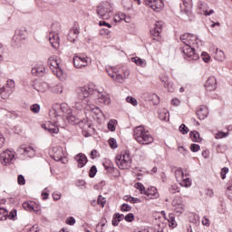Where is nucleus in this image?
<instances>
[{
    "label": "nucleus",
    "mask_w": 232,
    "mask_h": 232,
    "mask_svg": "<svg viewBox=\"0 0 232 232\" xmlns=\"http://www.w3.org/2000/svg\"><path fill=\"white\" fill-rule=\"evenodd\" d=\"M126 102H129L130 104H131L132 106H137V104H139V102H137V99H135L131 96H128L126 98Z\"/></svg>",
    "instance_id": "nucleus-48"
},
{
    "label": "nucleus",
    "mask_w": 232,
    "mask_h": 232,
    "mask_svg": "<svg viewBox=\"0 0 232 232\" xmlns=\"http://www.w3.org/2000/svg\"><path fill=\"white\" fill-rule=\"evenodd\" d=\"M184 177H189V172L188 171V169L182 170L179 168L175 170V178L177 182L182 181V179H184Z\"/></svg>",
    "instance_id": "nucleus-21"
},
{
    "label": "nucleus",
    "mask_w": 232,
    "mask_h": 232,
    "mask_svg": "<svg viewBox=\"0 0 232 232\" xmlns=\"http://www.w3.org/2000/svg\"><path fill=\"white\" fill-rule=\"evenodd\" d=\"M4 88H6V90H14V88H15V82L14 80H7Z\"/></svg>",
    "instance_id": "nucleus-44"
},
{
    "label": "nucleus",
    "mask_w": 232,
    "mask_h": 232,
    "mask_svg": "<svg viewBox=\"0 0 232 232\" xmlns=\"http://www.w3.org/2000/svg\"><path fill=\"white\" fill-rule=\"evenodd\" d=\"M124 219V214L115 213L112 217V226H119L120 222Z\"/></svg>",
    "instance_id": "nucleus-28"
},
{
    "label": "nucleus",
    "mask_w": 232,
    "mask_h": 232,
    "mask_svg": "<svg viewBox=\"0 0 232 232\" xmlns=\"http://www.w3.org/2000/svg\"><path fill=\"white\" fill-rule=\"evenodd\" d=\"M64 157V154L63 153V150L59 149L53 156V159L56 160L57 162L61 161V160Z\"/></svg>",
    "instance_id": "nucleus-38"
},
{
    "label": "nucleus",
    "mask_w": 232,
    "mask_h": 232,
    "mask_svg": "<svg viewBox=\"0 0 232 232\" xmlns=\"http://www.w3.org/2000/svg\"><path fill=\"white\" fill-rule=\"evenodd\" d=\"M45 72L46 68H44V65L36 66L32 69V74L35 77H43Z\"/></svg>",
    "instance_id": "nucleus-24"
},
{
    "label": "nucleus",
    "mask_w": 232,
    "mask_h": 232,
    "mask_svg": "<svg viewBox=\"0 0 232 232\" xmlns=\"http://www.w3.org/2000/svg\"><path fill=\"white\" fill-rule=\"evenodd\" d=\"M6 218H8V211L3 208H0V220H6Z\"/></svg>",
    "instance_id": "nucleus-43"
},
{
    "label": "nucleus",
    "mask_w": 232,
    "mask_h": 232,
    "mask_svg": "<svg viewBox=\"0 0 232 232\" xmlns=\"http://www.w3.org/2000/svg\"><path fill=\"white\" fill-rule=\"evenodd\" d=\"M72 63L75 68L81 70V68H86L92 63V60L88 56L75 54Z\"/></svg>",
    "instance_id": "nucleus-8"
},
{
    "label": "nucleus",
    "mask_w": 232,
    "mask_h": 232,
    "mask_svg": "<svg viewBox=\"0 0 232 232\" xmlns=\"http://www.w3.org/2000/svg\"><path fill=\"white\" fill-rule=\"evenodd\" d=\"M169 227H177V221L175 220V217H173L171 214L169 216Z\"/></svg>",
    "instance_id": "nucleus-42"
},
{
    "label": "nucleus",
    "mask_w": 232,
    "mask_h": 232,
    "mask_svg": "<svg viewBox=\"0 0 232 232\" xmlns=\"http://www.w3.org/2000/svg\"><path fill=\"white\" fill-rule=\"evenodd\" d=\"M49 91L52 92V93L59 94L63 92V85L62 84L49 85Z\"/></svg>",
    "instance_id": "nucleus-31"
},
{
    "label": "nucleus",
    "mask_w": 232,
    "mask_h": 232,
    "mask_svg": "<svg viewBox=\"0 0 232 232\" xmlns=\"http://www.w3.org/2000/svg\"><path fill=\"white\" fill-rule=\"evenodd\" d=\"M190 138L193 142H202V138H200V133L198 131L194 130L190 132Z\"/></svg>",
    "instance_id": "nucleus-33"
},
{
    "label": "nucleus",
    "mask_w": 232,
    "mask_h": 232,
    "mask_svg": "<svg viewBox=\"0 0 232 232\" xmlns=\"http://www.w3.org/2000/svg\"><path fill=\"white\" fill-rule=\"evenodd\" d=\"M76 162H78V168H84L88 162V158L83 153H79L74 157Z\"/></svg>",
    "instance_id": "nucleus-20"
},
{
    "label": "nucleus",
    "mask_w": 232,
    "mask_h": 232,
    "mask_svg": "<svg viewBox=\"0 0 232 232\" xmlns=\"http://www.w3.org/2000/svg\"><path fill=\"white\" fill-rule=\"evenodd\" d=\"M180 41L181 43H183V44H185V46H188V44L191 46V41H193V34H184L180 36Z\"/></svg>",
    "instance_id": "nucleus-25"
},
{
    "label": "nucleus",
    "mask_w": 232,
    "mask_h": 232,
    "mask_svg": "<svg viewBox=\"0 0 232 232\" xmlns=\"http://www.w3.org/2000/svg\"><path fill=\"white\" fill-rule=\"evenodd\" d=\"M198 14L200 15H211L212 14H215V11L209 10V12H208V9H203V11H198Z\"/></svg>",
    "instance_id": "nucleus-58"
},
{
    "label": "nucleus",
    "mask_w": 232,
    "mask_h": 232,
    "mask_svg": "<svg viewBox=\"0 0 232 232\" xmlns=\"http://www.w3.org/2000/svg\"><path fill=\"white\" fill-rule=\"evenodd\" d=\"M79 34H80L79 27L77 26L73 27L69 31V34L67 35L68 41H70V43H75Z\"/></svg>",
    "instance_id": "nucleus-19"
},
{
    "label": "nucleus",
    "mask_w": 232,
    "mask_h": 232,
    "mask_svg": "<svg viewBox=\"0 0 232 232\" xmlns=\"http://www.w3.org/2000/svg\"><path fill=\"white\" fill-rule=\"evenodd\" d=\"M49 116L51 117L52 121L55 122V124L59 123V120H61V115L57 112V110L53 109L49 111Z\"/></svg>",
    "instance_id": "nucleus-27"
},
{
    "label": "nucleus",
    "mask_w": 232,
    "mask_h": 232,
    "mask_svg": "<svg viewBox=\"0 0 232 232\" xmlns=\"http://www.w3.org/2000/svg\"><path fill=\"white\" fill-rule=\"evenodd\" d=\"M131 62L135 63V64H137V66H141V68H145V66L147 64L146 60L141 59L139 56L132 57L131 58Z\"/></svg>",
    "instance_id": "nucleus-29"
},
{
    "label": "nucleus",
    "mask_w": 232,
    "mask_h": 232,
    "mask_svg": "<svg viewBox=\"0 0 232 232\" xmlns=\"http://www.w3.org/2000/svg\"><path fill=\"white\" fill-rule=\"evenodd\" d=\"M98 204L102 208H104V206L106 205V198H103L102 196H99L98 197Z\"/></svg>",
    "instance_id": "nucleus-55"
},
{
    "label": "nucleus",
    "mask_w": 232,
    "mask_h": 232,
    "mask_svg": "<svg viewBox=\"0 0 232 232\" xmlns=\"http://www.w3.org/2000/svg\"><path fill=\"white\" fill-rule=\"evenodd\" d=\"M113 7L109 2H102L96 7V14L100 19L106 21L111 17Z\"/></svg>",
    "instance_id": "nucleus-4"
},
{
    "label": "nucleus",
    "mask_w": 232,
    "mask_h": 232,
    "mask_svg": "<svg viewBox=\"0 0 232 232\" xmlns=\"http://www.w3.org/2000/svg\"><path fill=\"white\" fill-rule=\"evenodd\" d=\"M201 57L204 61V63H209V59H211V57L209 56V54L208 53H201Z\"/></svg>",
    "instance_id": "nucleus-59"
},
{
    "label": "nucleus",
    "mask_w": 232,
    "mask_h": 232,
    "mask_svg": "<svg viewBox=\"0 0 232 232\" xmlns=\"http://www.w3.org/2000/svg\"><path fill=\"white\" fill-rule=\"evenodd\" d=\"M17 183L19 184V186H24V184H26V179H24V176L21 174L18 175Z\"/></svg>",
    "instance_id": "nucleus-53"
},
{
    "label": "nucleus",
    "mask_w": 232,
    "mask_h": 232,
    "mask_svg": "<svg viewBox=\"0 0 232 232\" xmlns=\"http://www.w3.org/2000/svg\"><path fill=\"white\" fill-rule=\"evenodd\" d=\"M145 195L147 196L146 200L159 198V197H160L159 192L157 191V188H155V187L149 188L146 190Z\"/></svg>",
    "instance_id": "nucleus-18"
},
{
    "label": "nucleus",
    "mask_w": 232,
    "mask_h": 232,
    "mask_svg": "<svg viewBox=\"0 0 232 232\" xmlns=\"http://www.w3.org/2000/svg\"><path fill=\"white\" fill-rule=\"evenodd\" d=\"M10 93H12V90H8L6 87L0 89V95L3 99H8V97H10Z\"/></svg>",
    "instance_id": "nucleus-35"
},
{
    "label": "nucleus",
    "mask_w": 232,
    "mask_h": 232,
    "mask_svg": "<svg viewBox=\"0 0 232 232\" xmlns=\"http://www.w3.org/2000/svg\"><path fill=\"white\" fill-rule=\"evenodd\" d=\"M95 175H97V167L95 165H93L89 171V177L91 179H93V177H95Z\"/></svg>",
    "instance_id": "nucleus-50"
},
{
    "label": "nucleus",
    "mask_w": 232,
    "mask_h": 232,
    "mask_svg": "<svg viewBox=\"0 0 232 232\" xmlns=\"http://www.w3.org/2000/svg\"><path fill=\"white\" fill-rule=\"evenodd\" d=\"M197 115L200 121H204L208 115H209V111L208 110V107L203 105L198 110Z\"/></svg>",
    "instance_id": "nucleus-23"
},
{
    "label": "nucleus",
    "mask_w": 232,
    "mask_h": 232,
    "mask_svg": "<svg viewBox=\"0 0 232 232\" xmlns=\"http://www.w3.org/2000/svg\"><path fill=\"white\" fill-rule=\"evenodd\" d=\"M144 4L150 6L154 12H161L164 8L163 0H144Z\"/></svg>",
    "instance_id": "nucleus-11"
},
{
    "label": "nucleus",
    "mask_w": 232,
    "mask_h": 232,
    "mask_svg": "<svg viewBox=\"0 0 232 232\" xmlns=\"http://www.w3.org/2000/svg\"><path fill=\"white\" fill-rule=\"evenodd\" d=\"M42 128H44V130H48L49 133H59V127H55V125H52L49 128H46V124H43Z\"/></svg>",
    "instance_id": "nucleus-39"
},
{
    "label": "nucleus",
    "mask_w": 232,
    "mask_h": 232,
    "mask_svg": "<svg viewBox=\"0 0 232 232\" xmlns=\"http://www.w3.org/2000/svg\"><path fill=\"white\" fill-rule=\"evenodd\" d=\"M85 102H87V106L89 107V110H91V111L94 113V115H101V113L102 114V111H101L99 107L92 104V102H93L92 101H91L88 98H85Z\"/></svg>",
    "instance_id": "nucleus-22"
},
{
    "label": "nucleus",
    "mask_w": 232,
    "mask_h": 232,
    "mask_svg": "<svg viewBox=\"0 0 232 232\" xmlns=\"http://www.w3.org/2000/svg\"><path fill=\"white\" fill-rule=\"evenodd\" d=\"M214 59H216V61H224V59H226V54L222 50L217 48L214 53Z\"/></svg>",
    "instance_id": "nucleus-30"
},
{
    "label": "nucleus",
    "mask_w": 232,
    "mask_h": 232,
    "mask_svg": "<svg viewBox=\"0 0 232 232\" xmlns=\"http://www.w3.org/2000/svg\"><path fill=\"white\" fill-rule=\"evenodd\" d=\"M179 188L177 187V185H172L170 188H169V193H171L172 195L175 194V193H179Z\"/></svg>",
    "instance_id": "nucleus-62"
},
{
    "label": "nucleus",
    "mask_w": 232,
    "mask_h": 232,
    "mask_svg": "<svg viewBox=\"0 0 232 232\" xmlns=\"http://www.w3.org/2000/svg\"><path fill=\"white\" fill-rule=\"evenodd\" d=\"M60 110L63 111V113H65L66 120L69 124H80V126L82 124L83 121H81L79 117L73 115V112L72 111V109L68 106V104L61 105Z\"/></svg>",
    "instance_id": "nucleus-7"
},
{
    "label": "nucleus",
    "mask_w": 232,
    "mask_h": 232,
    "mask_svg": "<svg viewBox=\"0 0 232 232\" xmlns=\"http://www.w3.org/2000/svg\"><path fill=\"white\" fill-rule=\"evenodd\" d=\"M200 52L201 50L191 47L189 44L181 48L184 59H188V61H198V59H200Z\"/></svg>",
    "instance_id": "nucleus-6"
},
{
    "label": "nucleus",
    "mask_w": 232,
    "mask_h": 232,
    "mask_svg": "<svg viewBox=\"0 0 232 232\" xmlns=\"http://www.w3.org/2000/svg\"><path fill=\"white\" fill-rule=\"evenodd\" d=\"M205 89L207 92H215L217 90V78L210 76L205 83Z\"/></svg>",
    "instance_id": "nucleus-16"
},
{
    "label": "nucleus",
    "mask_w": 232,
    "mask_h": 232,
    "mask_svg": "<svg viewBox=\"0 0 232 232\" xmlns=\"http://www.w3.org/2000/svg\"><path fill=\"white\" fill-rule=\"evenodd\" d=\"M116 164L120 169H128L131 166V156L130 151H121L120 155L116 156Z\"/></svg>",
    "instance_id": "nucleus-5"
},
{
    "label": "nucleus",
    "mask_w": 232,
    "mask_h": 232,
    "mask_svg": "<svg viewBox=\"0 0 232 232\" xmlns=\"http://www.w3.org/2000/svg\"><path fill=\"white\" fill-rule=\"evenodd\" d=\"M162 32V22H157L154 29L150 31V35L154 41H160V33Z\"/></svg>",
    "instance_id": "nucleus-12"
},
{
    "label": "nucleus",
    "mask_w": 232,
    "mask_h": 232,
    "mask_svg": "<svg viewBox=\"0 0 232 232\" xmlns=\"http://www.w3.org/2000/svg\"><path fill=\"white\" fill-rule=\"evenodd\" d=\"M172 206L176 213L182 214V212L184 211V202L182 201V198L179 196L174 198L172 201Z\"/></svg>",
    "instance_id": "nucleus-14"
},
{
    "label": "nucleus",
    "mask_w": 232,
    "mask_h": 232,
    "mask_svg": "<svg viewBox=\"0 0 232 232\" xmlns=\"http://www.w3.org/2000/svg\"><path fill=\"white\" fill-rule=\"evenodd\" d=\"M227 135H229V133L218 132L216 134V139H224V138L227 137Z\"/></svg>",
    "instance_id": "nucleus-64"
},
{
    "label": "nucleus",
    "mask_w": 232,
    "mask_h": 232,
    "mask_svg": "<svg viewBox=\"0 0 232 232\" xmlns=\"http://www.w3.org/2000/svg\"><path fill=\"white\" fill-rule=\"evenodd\" d=\"M7 217L9 220H14L17 217V210L14 209L9 214L7 212Z\"/></svg>",
    "instance_id": "nucleus-57"
},
{
    "label": "nucleus",
    "mask_w": 232,
    "mask_h": 232,
    "mask_svg": "<svg viewBox=\"0 0 232 232\" xmlns=\"http://www.w3.org/2000/svg\"><path fill=\"white\" fill-rule=\"evenodd\" d=\"M31 111H33V113H39V111H41V106L37 103L33 104L31 106Z\"/></svg>",
    "instance_id": "nucleus-52"
},
{
    "label": "nucleus",
    "mask_w": 232,
    "mask_h": 232,
    "mask_svg": "<svg viewBox=\"0 0 232 232\" xmlns=\"http://www.w3.org/2000/svg\"><path fill=\"white\" fill-rule=\"evenodd\" d=\"M201 222H202L203 226H206L207 227H209V226H211V222L209 221V219L206 216L203 217Z\"/></svg>",
    "instance_id": "nucleus-60"
},
{
    "label": "nucleus",
    "mask_w": 232,
    "mask_h": 232,
    "mask_svg": "<svg viewBox=\"0 0 232 232\" xmlns=\"http://www.w3.org/2000/svg\"><path fill=\"white\" fill-rule=\"evenodd\" d=\"M113 81L119 82L120 84H122L126 81V77H124L123 74L120 73L119 71H117Z\"/></svg>",
    "instance_id": "nucleus-36"
},
{
    "label": "nucleus",
    "mask_w": 232,
    "mask_h": 232,
    "mask_svg": "<svg viewBox=\"0 0 232 232\" xmlns=\"http://www.w3.org/2000/svg\"><path fill=\"white\" fill-rule=\"evenodd\" d=\"M123 200L130 202V204H140V199L138 198H133L131 196H124Z\"/></svg>",
    "instance_id": "nucleus-34"
},
{
    "label": "nucleus",
    "mask_w": 232,
    "mask_h": 232,
    "mask_svg": "<svg viewBox=\"0 0 232 232\" xmlns=\"http://www.w3.org/2000/svg\"><path fill=\"white\" fill-rule=\"evenodd\" d=\"M180 186H183V188H189L191 186V179L189 178L184 177L181 181H179Z\"/></svg>",
    "instance_id": "nucleus-40"
},
{
    "label": "nucleus",
    "mask_w": 232,
    "mask_h": 232,
    "mask_svg": "<svg viewBox=\"0 0 232 232\" xmlns=\"http://www.w3.org/2000/svg\"><path fill=\"white\" fill-rule=\"evenodd\" d=\"M160 81L164 86L168 90V92H175V85L169 82V78L166 74H162L160 76Z\"/></svg>",
    "instance_id": "nucleus-15"
},
{
    "label": "nucleus",
    "mask_w": 232,
    "mask_h": 232,
    "mask_svg": "<svg viewBox=\"0 0 232 232\" xmlns=\"http://www.w3.org/2000/svg\"><path fill=\"white\" fill-rule=\"evenodd\" d=\"M229 171V169L227 167H225L221 169V179L224 180L226 179V174Z\"/></svg>",
    "instance_id": "nucleus-63"
},
{
    "label": "nucleus",
    "mask_w": 232,
    "mask_h": 232,
    "mask_svg": "<svg viewBox=\"0 0 232 232\" xmlns=\"http://www.w3.org/2000/svg\"><path fill=\"white\" fill-rule=\"evenodd\" d=\"M121 211L122 212H128V211H131V206L126 204V203H123L121 206Z\"/></svg>",
    "instance_id": "nucleus-54"
},
{
    "label": "nucleus",
    "mask_w": 232,
    "mask_h": 232,
    "mask_svg": "<svg viewBox=\"0 0 232 232\" xmlns=\"http://www.w3.org/2000/svg\"><path fill=\"white\" fill-rule=\"evenodd\" d=\"M106 72L111 79H114L115 75H117L118 70L115 67H107Z\"/></svg>",
    "instance_id": "nucleus-37"
},
{
    "label": "nucleus",
    "mask_w": 232,
    "mask_h": 232,
    "mask_svg": "<svg viewBox=\"0 0 232 232\" xmlns=\"http://www.w3.org/2000/svg\"><path fill=\"white\" fill-rule=\"evenodd\" d=\"M123 218L126 220V222H133V220H135V216L133 213H129Z\"/></svg>",
    "instance_id": "nucleus-56"
},
{
    "label": "nucleus",
    "mask_w": 232,
    "mask_h": 232,
    "mask_svg": "<svg viewBox=\"0 0 232 232\" xmlns=\"http://www.w3.org/2000/svg\"><path fill=\"white\" fill-rule=\"evenodd\" d=\"M77 93L82 102H76L74 108H76V110H82L85 108L84 104H88V102H86V98L81 96V94L79 93V89L77 90Z\"/></svg>",
    "instance_id": "nucleus-26"
},
{
    "label": "nucleus",
    "mask_w": 232,
    "mask_h": 232,
    "mask_svg": "<svg viewBox=\"0 0 232 232\" xmlns=\"http://www.w3.org/2000/svg\"><path fill=\"white\" fill-rule=\"evenodd\" d=\"M78 93L80 97H83V99H89L92 102H98L100 104H108L111 103V99H110V95L104 92V89H94L92 86L85 85L83 87H80Z\"/></svg>",
    "instance_id": "nucleus-1"
},
{
    "label": "nucleus",
    "mask_w": 232,
    "mask_h": 232,
    "mask_svg": "<svg viewBox=\"0 0 232 232\" xmlns=\"http://www.w3.org/2000/svg\"><path fill=\"white\" fill-rule=\"evenodd\" d=\"M109 146L111 148V150L117 149V140L111 138L109 140Z\"/></svg>",
    "instance_id": "nucleus-51"
},
{
    "label": "nucleus",
    "mask_w": 232,
    "mask_h": 232,
    "mask_svg": "<svg viewBox=\"0 0 232 232\" xmlns=\"http://www.w3.org/2000/svg\"><path fill=\"white\" fill-rule=\"evenodd\" d=\"M135 188L140 191L141 195H146V188H144L142 183H136Z\"/></svg>",
    "instance_id": "nucleus-45"
},
{
    "label": "nucleus",
    "mask_w": 232,
    "mask_h": 232,
    "mask_svg": "<svg viewBox=\"0 0 232 232\" xmlns=\"http://www.w3.org/2000/svg\"><path fill=\"white\" fill-rule=\"evenodd\" d=\"M18 153L21 155H25L26 157H35V149L32 146L22 145L18 150Z\"/></svg>",
    "instance_id": "nucleus-13"
},
{
    "label": "nucleus",
    "mask_w": 232,
    "mask_h": 232,
    "mask_svg": "<svg viewBox=\"0 0 232 232\" xmlns=\"http://www.w3.org/2000/svg\"><path fill=\"white\" fill-rule=\"evenodd\" d=\"M0 159L4 166H8V164H14L15 160V152L8 150H5L1 153Z\"/></svg>",
    "instance_id": "nucleus-9"
},
{
    "label": "nucleus",
    "mask_w": 232,
    "mask_h": 232,
    "mask_svg": "<svg viewBox=\"0 0 232 232\" xmlns=\"http://www.w3.org/2000/svg\"><path fill=\"white\" fill-rule=\"evenodd\" d=\"M48 65L50 66V69L53 74L56 75L60 81L66 80V74L63 71V68H61V58H59V56L53 55L49 57Z\"/></svg>",
    "instance_id": "nucleus-3"
},
{
    "label": "nucleus",
    "mask_w": 232,
    "mask_h": 232,
    "mask_svg": "<svg viewBox=\"0 0 232 232\" xmlns=\"http://www.w3.org/2000/svg\"><path fill=\"white\" fill-rule=\"evenodd\" d=\"M134 139L138 144L142 146H148L153 144V135L150 133V130H146L143 126H138L134 129Z\"/></svg>",
    "instance_id": "nucleus-2"
},
{
    "label": "nucleus",
    "mask_w": 232,
    "mask_h": 232,
    "mask_svg": "<svg viewBox=\"0 0 232 232\" xmlns=\"http://www.w3.org/2000/svg\"><path fill=\"white\" fill-rule=\"evenodd\" d=\"M32 88L38 92V93H44L50 90V84L46 82L34 81L31 83Z\"/></svg>",
    "instance_id": "nucleus-10"
},
{
    "label": "nucleus",
    "mask_w": 232,
    "mask_h": 232,
    "mask_svg": "<svg viewBox=\"0 0 232 232\" xmlns=\"http://www.w3.org/2000/svg\"><path fill=\"white\" fill-rule=\"evenodd\" d=\"M192 39L193 41H191L190 43H192L193 48H195L196 50H200V47L202 46V41H200V39H198V37L195 35H192Z\"/></svg>",
    "instance_id": "nucleus-32"
},
{
    "label": "nucleus",
    "mask_w": 232,
    "mask_h": 232,
    "mask_svg": "<svg viewBox=\"0 0 232 232\" xmlns=\"http://www.w3.org/2000/svg\"><path fill=\"white\" fill-rule=\"evenodd\" d=\"M190 150H191V151H193V153H197V151H198L200 150V145L195 144V143L191 144Z\"/></svg>",
    "instance_id": "nucleus-61"
},
{
    "label": "nucleus",
    "mask_w": 232,
    "mask_h": 232,
    "mask_svg": "<svg viewBox=\"0 0 232 232\" xmlns=\"http://www.w3.org/2000/svg\"><path fill=\"white\" fill-rule=\"evenodd\" d=\"M23 208L27 209L28 211H34V203L32 202H24L23 204Z\"/></svg>",
    "instance_id": "nucleus-47"
},
{
    "label": "nucleus",
    "mask_w": 232,
    "mask_h": 232,
    "mask_svg": "<svg viewBox=\"0 0 232 232\" xmlns=\"http://www.w3.org/2000/svg\"><path fill=\"white\" fill-rule=\"evenodd\" d=\"M179 130L183 135H187V133H189V129L186 126V124H181Z\"/></svg>",
    "instance_id": "nucleus-49"
},
{
    "label": "nucleus",
    "mask_w": 232,
    "mask_h": 232,
    "mask_svg": "<svg viewBox=\"0 0 232 232\" xmlns=\"http://www.w3.org/2000/svg\"><path fill=\"white\" fill-rule=\"evenodd\" d=\"M115 124H117V120H110L108 122V130H110V131H115L116 127Z\"/></svg>",
    "instance_id": "nucleus-41"
},
{
    "label": "nucleus",
    "mask_w": 232,
    "mask_h": 232,
    "mask_svg": "<svg viewBox=\"0 0 232 232\" xmlns=\"http://www.w3.org/2000/svg\"><path fill=\"white\" fill-rule=\"evenodd\" d=\"M49 43L53 48L59 46V34L55 32H51L48 35Z\"/></svg>",
    "instance_id": "nucleus-17"
},
{
    "label": "nucleus",
    "mask_w": 232,
    "mask_h": 232,
    "mask_svg": "<svg viewBox=\"0 0 232 232\" xmlns=\"http://www.w3.org/2000/svg\"><path fill=\"white\" fill-rule=\"evenodd\" d=\"M160 121H169V113L166 111H163L161 112H160V115H159Z\"/></svg>",
    "instance_id": "nucleus-46"
}]
</instances>
